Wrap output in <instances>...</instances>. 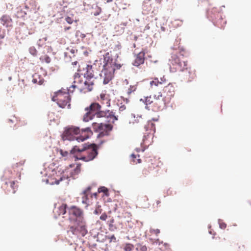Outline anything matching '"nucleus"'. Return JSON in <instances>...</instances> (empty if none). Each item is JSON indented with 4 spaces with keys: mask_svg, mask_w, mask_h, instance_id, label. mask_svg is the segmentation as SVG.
Returning a JSON list of instances; mask_svg holds the SVG:
<instances>
[{
    "mask_svg": "<svg viewBox=\"0 0 251 251\" xmlns=\"http://www.w3.org/2000/svg\"><path fill=\"white\" fill-rule=\"evenodd\" d=\"M23 162H20L14 164L11 169L5 170L3 176L5 178L21 177V171L23 170Z\"/></svg>",
    "mask_w": 251,
    "mask_h": 251,
    "instance_id": "11",
    "label": "nucleus"
},
{
    "mask_svg": "<svg viewBox=\"0 0 251 251\" xmlns=\"http://www.w3.org/2000/svg\"><path fill=\"white\" fill-rule=\"evenodd\" d=\"M161 30L162 31H165V28L164 26L161 27Z\"/></svg>",
    "mask_w": 251,
    "mask_h": 251,
    "instance_id": "49",
    "label": "nucleus"
},
{
    "mask_svg": "<svg viewBox=\"0 0 251 251\" xmlns=\"http://www.w3.org/2000/svg\"><path fill=\"white\" fill-rule=\"evenodd\" d=\"M101 106L97 102H93L86 107L87 110H90L98 118H105L109 122L112 123L118 120V116L116 115L115 112L109 110H101Z\"/></svg>",
    "mask_w": 251,
    "mask_h": 251,
    "instance_id": "7",
    "label": "nucleus"
},
{
    "mask_svg": "<svg viewBox=\"0 0 251 251\" xmlns=\"http://www.w3.org/2000/svg\"><path fill=\"white\" fill-rule=\"evenodd\" d=\"M86 113L83 115V121L85 122H87L94 117L95 115L94 113H92L90 110H87L86 107L85 108Z\"/></svg>",
    "mask_w": 251,
    "mask_h": 251,
    "instance_id": "20",
    "label": "nucleus"
},
{
    "mask_svg": "<svg viewBox=\"0 0 251 251\" xmlns=\"http://www.w3.org/2000/svg\"><path fill=\"white\" fill-rule=\"evenodd\" d=\"M98 192L99 193L100 192H103L106 195H107V193H108V189L107 188L105 187H100V188H99L98 189Z\"/></svg>",
    "mask_w": 251,
    "mask_h": 251,
    "instance_id": "33",
    "label": "nucleus"
},
{
    "mask_svg": "<svg viewBox=\"0 0 251 251\" xmlns=\"http://www.w3.org/2000/svg\"><path fill=\"white\" fill-rule=\"evenodd\" d=\"M52 100L53 101H56L60 107L64 108L67 106L68 108H70L71 98L68 92L59 91L55 93V95L52 97Z\"/></svg>",
    "mask_w": 251,
    "mask_h": 251,
    "instance_id": "9",
    "label": "nucleus"
},
{
    "mask_svg": "<svg viewBox=\"0 0 251 251\" xmlns=\"http://www.w3.org/2000/svg\"><path fill=\"white\" fill-rule=\"evenodd\" d=\"M136 89L137 84L130 85L125 90V93L128 96H130L132 93H134Z\"/></svg>",
    "mask_w": 251,
    "mask_h": 251,
    "instance_id": "22",
    "label": "nucleus"
},
{
    "mask_svg": "<svg viewBox=\"0 0 251 251\" xmlns=\"http://www.w3.org/2000/svg\"><path fill=\"white\" fill-rule=\"evenodd\" d=\"M161 201L159 200H157L155 203L153 204L152 207L153 209H157L160 206Z\"/></svg>",
    "mask_w": 251,
    "mask_h": 251,
    "instance_id": "34",
    "label": "nucleus"
},
{
    "mask_svg": "<svg viewBox=\"0 0 251 251\" xmlns=\"http://www.w3.org/2000/svg\"><path fill=\"white\" fill-rule=\"evenodd\" d=\"M144 150H145V148H144V149H142V151H144Z\"/></svg>",
    "mask_w": 251,
    "mask_h": 251,
    "instance_id": "55",
    "label": "nucleus"
},
{
    "mask_svg": "<svg viewBox=\"0 0 251 251\" xmlns=\"http://www.w3.org/2000/svg\"><path fill=\"white\" fill-rule=\"evenodd\" d=\"M32 81L34 84L41 85L44 83V80L40 75L36 74L33 75Z\"/></svg>",
    "mask_w": 251,
    "mask_h": 251,
    "instance_id": "21",
    "label": "nucleus"
},
{
    "mask_svg": "<svg viewBox=\"0 0 251 251\" xmlns=\"http://www.w3.org/2000/svg\"><path fill=\"white\" fill-rule=\"evenodd\" d=\"M65 21L69 24H72L73 23V21H74V20L69 17V16H67L66 18H65Z\"/></svg>",
    "mask_w": 251,
    "mask_h": 251,
    "instance_id": "39",
    "label": "nucleus"
},
{
    "mask_svg": "<svg viewBox=\"0 0 251 251\" xmlns=\"http://www.w3.org/2000/svg\"><path fill=\"white\" fill-rule=\"evenodd\" d=\"M147 247L145 245L141 244H137L136 248V250L137 251H147Z\"/></svg>",
    "mask_w": 251,
    "mask_h": 251,
    "instance_id": "29",
    "label": "nucleus"
},
{
    "mask_svg": "<svg viewBox=\"0 0 251 251\" xmlns=\"http://www.w3.org/2000/svg\"><path fill=\"white\" fill-rule=\"evenodd\" d=\"M136 118L137 119L135 120V121H136L137 122H139V119H141V120H143L141 115L137 114Z\"/></svg>",
    "mask_w": 251,
    "mask_h": 251,
    "instance_id": "44",
    "label": "nucleus"
},
{
    "mask_svg": "<svg viewBox=\"0 0 251 251\" xmlns=\"http://www.w3.org/2000/svg\"><path fill=\"white\" fill-rule=\"evenodd\" d=\"M158 120V118H152V121H157Z\"/></svg>",
    "mask_w": 251,
    "mask_h": 251,
    "instance_id": "51",
    "label": "nucleus"
},
{
    "mask_svg": "<svg viewBox=\"0 0 251 251\" xmlns=\"http://www.w3.org/2000/svg\"><path fill=\"white\" fill-rule=\"evenodd\" d=\"M70 154H73L76 160L85 162L93 160L98 155V147L95 144L86 143L80 146H75L71 150Z\"/></svg>",
    "mask_w": 251,
    "mask_h": 251,
    "instance_id": "4",
    "label": "nucleus"
},
{
    "mask_svg": "<svg viewBox=\"0 0 251 251\" xmlns=\"http://www.w3.org/2000/svg\"><path fill=\"white\" fill-rule=\"evenodd\" d=\"M27 123L26 121L20 120L19 121L18 125H19V126H26L27 125Z\"/></svg>",
    "mask_w": 251,
    "mask_h": 251,
    "instance_id": "35",
    "label": "nucleus"
},
{
    "mask_svg": "<svg viewBox=\"0 0 251 251\" xmlns=\"http://www.w3.org/2000/svg\"><path fill=\"white\" fill-rule=\"evenodd\" d=\"M10 186L13 190V192H15L16 191V189H17V186H15V181H13L10 182Z\"/></svg>",
    "mask_w": 251,
    "mask_h": 251,
    "instance_id": "41",
    "label": "nucleus"
},
{
    "mask_svg": "<svg viewBox=\"0 0 251 251\" xmlns=\"http://www.w3.org/2000/svg\"><path fill=\"white\" fill-rule=\"evenodd\" d=\"M90 133H91V130L90 127L80 129L78 127L71 126L66 128L62 137L63 140H76L79 142L88 139Z\"/></svg>",
    "mask_w": 251,
    "mask_h": 251,
    "instance_id": "6",
    "label": "nucleus"
},
{
    "mask_svg": "<svg viewBox=\"0 0 251 251\" xmlns=\"http://www.w3.org/2000/svg\"><path fill=\"white\" fill-rule=\"evenodd\" d=\"M170 66L172 72H184L183 78L185 81L191 82L196 77L195 70L188 67L187 62L183 57L180 58L177 54L172 53L170 59Z\"/></svg>",
    "mask_w": 251,
    "mask_h": 251,
    "instance_id": "3",
    "label": "nucleus"
},
{
    "mask_svg": "<svg viewBox=\"0 0 251 251\" xmlns=\"http://www.w3.org/2000/svg\"><path fill=\"white\" fill-rule=\"evenodd\" d=\"M69 220L74 225L69 227V231L74 235L81 234L84 236L87 233L86 223L83 217V211L79 208L73 206L68 209Z\"/></svg>",
    "mask_w": 251,
    "mask_h": 251,
    "instance_id": "2",
    "label": "nucleus"
},
{
    "mask_svg": "<svg viewBox=\"0 0 251 251\" xmlns=\"http://www.w3.org/2000/svg\"><path fill=\"white\" fill-rule=\"evenodd\" d=\"M107 218V215L106 213H103L100 216V219L102 221H105Z\"/></svg>",
    "mask_w": 251,
    "mask_h": 251,
    "instance_id": "42",
    "label": "nucleus"
},
{
    "mask_svg": "<svg viewBox=\"0 0 251 251\" xmlns=\"http://www.w3.org/2000/svg\"><path fill=\"white\" fill-rule=\"evenodd\" d=\"M98 100L102 104L105 105L106 107L110 106V99L107 94H100V97H98Z\"/></svg>",
    "mask_w": 251,
    "mask_h": 251,
    "instance_id": "16",
    "label": "nucleus"
},
{
    "mask_svg": "<svg viewBox=\"0 0 251 251\" xmlns=\"http://www.w3.org/2000/svg\"><path fill=\"white\" fill-rule=\"evenodd\" d=\"M96 9H97V10H96V12H95L94 13V15L95 16L99 15L100 14V13L101 12V8L99 7V6H96Z\"/></svg>",
    "mask_w": 251,
    "mask_h": 251,
    "instance_id": "36",
    "label": "nucleus"
},
{
    "mask_svg": "<svg viewBox=\"0 0 251 251\" xmlns=\"http://www.w3.org/2000/svg\"><path fill=\"white\" fill-rule=\"evenodd\" d=\"M101 64L98 61H96V62L94 63V66H97L98 65Z\"/></svg>",
    "mask_w": 251,
    "mask_h": 251,
    "instance_id": "48",
    "label": "nucleus"
},
{
    "mask_svg": "<svg viewBox=\"0 0 251 251\" xmlns=\"http://www.w3.org/2000/svg\"><path fill=\"white\" fill-rule=\"evenodd\" d=\"M92 127L95 132H99L98 137L102 138L109 135L113 126L110 124L93 123Z\"/></svg>",
    "mask_w": 251,
    "mask_h": 251,
    "instance_id": "10",
    "label": "nucleus"
},
{
    "mask_svg": "<svg viewBox=\"0 0 251 251\" xmlns=\"http://www.w3.org/2000/svg\"><path fill=\"white\" fill-rule=\"evenodd\" d=\"M114 220L113 218H111L110 220L108 221V225L109 226V229L111 231H114L116 229V226L114 225Z\"/></svg>",
    "mask_w": 251,
    "mask_h": 251,
    "instance_id": "27",
    "label": "nucleus"
},
{
    "mask_svg": "<svg viewBox=\"0 0 251 251\" xmlns=\"http://www.w3.org/2000/svg\"><path fill=\"white\" fill-rule=\"evenodd\" d=\"M93 68L92 65H86V72L83 75L79 73H75L74 76L73 84L69 87L68 91L73 92L74 90H71V88H77L84 93L91 91L96 84Z\"/></svg>",
    "mask_w": 251,
    "mask_h": 251,
    "instance_id": "1",
    "label": "nucleus"
},
{
    "mask_svg": "<svg viewBox=\"0 0 251 251\" xmlns=\"http://www.w3.org/2000/svg\"><path fill=\"white\" fill-rule=\"evenodd\" d=\"M153 231H154V233L156 234H158L160 233V230L158 229H154Z\"/></svg>",
    "mask_w": 251,
    "mask_h": 251,
    "instance_id": "46",
    "label": "nucleus"
},
{
    "mask_svg": "<svg viewBox=\"0 0 251 251\" xmlns=\"http://www.w3.org/2000/svg\"><path fill=\"white\" fill-rule=\"evenodd\" d=\"M103 60L100 76L103 79V83L106 84L112 79L115 70L120 69L123 65L116 63L108 52L103 55Z\"/></svg>",
    "mask_w": 251,
    "mask_h": 251,
    "instance_id": "5",
    "label": "nucleus"
},
{
    "mask_svg": "<svg viewBox=\"0 0 251 251\" xmlns=\"http://www.w3.org/2000/svg\"><path fill=\"white\" fill-rule=\"evenodd\" d=\"M159 162V161L156 158H151L147 161L148 165L147 167L148 168H150L151 169H152L153 171V170H156L158 167Z\"/></svg>",
    "mask_w": 251,
    "mask_h": 251,
    "instance_id": "18",
    "label": "nucleus"
},
{
    "mask_svg": "<svg viewBox=\"0 0 251 251\" xmlns=\"http://www.w3.org/2000/svg\"><path fill=\"white\" fill-rule=\"evenodd\" d=\"M166 79L164 75L158 77H155L153 80L150 82V85L151 88L158 86L159 85L166 83Z\"/></svg>",
    "mask_w": 251,
    "mask_h": 251,
    "instance_id": "15",
    "label": "nucleus"
},
{
    "mask_svg": "<svg viewBox=\"0 0 251 251\" xmlns=\"http://www.w3.org/2000/svg\"><path fill=\"white\" fill-rule=\"evenodd\" d=\"M152 171V169H151V168L147 167H145L143 170H142V174L144 176H148L149 174H150L151 172Z\"/></svg>",
    "mask_w": 251,
    "mask_h": 251,
    "instance_id": "31",
    "label": "nucleus"
},
{
    "mask_svg": "<svg viewBox=\"0 0 251 251\" xmlns=\"http://www.w3.org/2000/svg\"><path fill=\"white\" fill-rule=\"evenodd\" d=\"M134 245L130 243H126L124 245L123 249L125 251H132L134 249Z\"/></svg>",
    "mask_w": 251,
    "mask_h": 251,
    "instance_id": "28",
    "label": "nucleus"
},
{
    "mask_svg": "<svg viewBox=\"0 0 251 251\" xmlns=\"http://www.w3.org/2000/svg\"><path fill=\"white\" fill-rule=\"evenodd\" d=\"M215 239L218 240L217 244L221 246H225L228 242V241L224 236L216 237Z\"/></svg>",
    "mask_w": 251,
    "mask_h": 251,
    "instance_id": "24",
    "label": "nucleus"
},
{
    "mask_svg": "<svg viewBox=\"0 0 251 251\" xmlns=\"http://www.w3.org/2000/svg\"><path fill=\"white\" fill-rule=\"evenodd\" d=\"M46 61L47 63H49L50 61V59L48 56H46Z\"/></svg>",
    "mask_w": 251,
    "mask_h": 251,
    "instance_id": "47",
    "label": "nucleus"
},
{
    "mask_svg": "<svg viewBox=\"0 0 251 251\" xmlns=\"http://www.w3.org/2000/svg\"><path fill=\"white\" fill-rule=\"evenodd\" d=\"M67 204L65 203L62 204L57 207H55L53 212L56 216H60L64 215L66 212Z\"/></svg>",
    "mask_w": 251,
    "mask_h": 251,
    "instance_id": "17",
    "label": "nucleus"
},
{
    "mask_svg": "<svg viewBox=\"0 0 251 251\" xmlns=\"http://www.w3.org/2000/svg\"><path fill=\"white\" fill-rule=\"evenodd\" d=\"M131 157H132V161L137 164V163H140L141 162V159H140V158H137V157H138V158H139L140 156H139V155H135L134 154H132L131 155Z\"/></svg>",
    "mask_w": 251,
    "mask_h": 251,
    "instance_id": "30",
    "label": "nucleus"
},
{
    "mask_svg": "<svg viewBox=\"0 0 251 251\" xmlns=\"http://www.w3.org/2000/svg\"><path fill=\"white\" fill-rule=\"evenodd\" d=\"M62 180V177H59L58 179L56 178H54L50 177L47 179V183H48L50 184L53 185V184H58L59 183V182Z\"/></svg>",
    "mask_w": 251,
    "mask_h": 251,
    "instance_id": "25",
    "label": "nucleus"
},
{
    "mask_svg": "<svg viewBox=\"0 0 251 251\" xmlns=\"http://www.w3.org/2000/svg\"><path fill=\"white\" fill-rule=\"evenodd\" d=\"M237 246H238V248H237V251H241L245 248L244 247V245H242L241 244L240 245L237 244Z\"/></svg>",
    "mask_w": 251,
    "mask_h": 251,
    "instance_id": "43",
    "label": "nucleus"
},
{
    "mask_svg": "<svg viewBox=\"0 0 251 251\" xmlns=\"http://www.w3.org/2000/svg\"><path fill=\"white\" fill-rule=\"evenodd\" d=\"M91 187H88L85 191H84L82 194V202L84 204H87L88 198V193L90 191Z\"/></svg>",
    "mask_w": 251,
    "mask_h": 251,
    "instance_id": "23",
    "label": "nucleus"
},
{
    "mask_svg": "<svg viewBox=\"0 0 251 251\" xmlns=\"http://www.w3.org/2000/svg\"><path fill=\"white\" fill-rule=\"evenodd\" d=\"M60 154H61V155L62 156H67L68 154H69V152L67 151H64L62 150H60Z\"/></svg>",
    "mask_w": 251,
    "mask_h": 251,
    "instance_id": "40",
    "label": "nucleus"
},
{
    "mask_svg": "<svg viewBox=\"0 0 251 251\" xmlns=\"http://www.w3.org/2000/svg\"><path fill=\"white\" fill-rule=\"evenodd\" d=\"M136 151L137 152H139L140 151V149H136Z\"/></svg>",
    "mask_w": 251,
    "mask_h": 251,
    "instance_id": "54",
    "label": "nucleus"
},
{
    "mask_svg": "<svg viewBox=\"0 0 251 251\" xmlns=\"http://www.w3.org/2000/svg\"><path fill=\"white\" fill-rule=\"evenodd\" d=\"M163 94H162L163 100H161L167 103H169L175 95V88L171 84H169L168 85L164 87L163 88Z\"/></svg>",
    "mask_w": 251,
    "mask_h": 251,
    "instance_id": "13",
    "label": "nucleus"
},
{
    "mask_svg": "<svg viewBox=\"0 0 251 251\" xmlns=\"http://www.w3.org/2000/svg\"><path fill=\"white\" fill-rule=\"evenodd\" d=\"M126 109V107L125 105H123L119 107L120 112L124 111Z\"/></svg>",
    "mask_w": 251,
    "mask_h": 251,
    "instance_id": "45",
    "label": "nucleus"
},
{
    "mask_svg": "<svg viewBox=\"0 0 251 251\" xmlns=\"http://www.w3.org/2000/svg\"><path fill=\"white\" fill-rule=\"evenodd\" d=\"M162 96V94L159 93L158 95H154L153 98L151 96L147 97L144 101L146 108L154 111L163 110L166 108V102L160 99Z\"/></svg>",
    "mask_w": 251,
    "mask_h": 251,
    "instance_id": "8",
    "label": "nucleus"
},
{
    "mask_svg": "<svg viewBox=\"0 0 251 251\" xmlns=\"http://www.w3.org/2000/svg\"><path fill=\"white\" fill-rule=\"evenodd\" d=\"M80 170H81V165L80 164H78L76 166V168L74 170L75 173V174H77L80 172Z\"/></svg>",
    "mask_w": 251,
    "mask_h": 251,
    "instance_id": "37",
    "label": "nucleus"
},
{
    "mask_svg": "<svg viewBox=\"0 0 251 251\" xmlns=\"http://www.w3.org/2000/svg\"><path fill=\"white\" fill-rule=\"evenodd\" d=\"M108 239L109 240L110 242H116V238L114 235L109 236L108 237Z\"/></svg>",
    "mask_w": 251,
    "mask_h": 251,
    "instance_id": "38",
    "label": "nucleus"
},
{
    "mask_svg": "<svg viewBox=\"0 0 251 251\" xmlns=\"http://www.w3.org/2000/svg\"><path fill=\"white\" fill-rule=\"evenodd\" d=\"M145 128L146 131L149 130L150 131L146 133L147 135L144 136L142 144L145 147H148L152 142L153 134L155 132V126L151 121H149Z\"/></svg>",
    "mask_w": 251,
    "mask_h": 251,
    "instance_id": "12",
    "label": "nucleus"
},
{
    "mask_svg": "<svg viewBox=\"0 0 251 251\" xmlns=\"http://www.w3.org/2000/svg\"><path fill=\"white\" fill-rule=\"evenodd\" d=\"M29 52L33 56H36L37 54V51L34 47H30L29 49Z\"/></svg>",
    "mask_w": 251,
    "mask_h": 251,
    "instance_id": "32",
    "label": "nucleus"
},
{
    "mask_svg": "<svg viewBox=\"0 0 251 251\" xmlns=\"http://www.w3.org/2000/svg\"><path fill=\"white\" fill-rule=\"evenodd\" d=\"M226 226V224H223V225H221V228H225Z\"/></svg>",
    "mask_w": 251,
    "mask_h": 251,
    "instance_id": "50",
    "label": "nucleus"
},
{
    "mask_svg": "<svg viewBox=\"0 0 251 251\" xmlns=\"http://www.w3.org/2000/svg\"><path fill=\"white\" fill-rule=\"evenodd\" d=\"M1 24L6 27H8L9 25L12 22V19L9 16L4 15L0 18Z\"/></svg>",
    "mask_w": 251,
    "mask_h": 251,
    "instance_id": "19",
    "label": "nucleus"
},
{
    "mask_svg": "<svg viewBox=\"0 0 251 251\" xmlns=\"http://www.w3.org/2000/svg\"><path fill=\"white\" fill-rule=\"evenodd\" d=\"M145 53L143 51H140L135 55V58L133 61L132 64L136 67L143 64L145 61Z\"/></svg>",
    "mask_w": 251,
    "mask_h": 251,
    "instance_id": "14",
    "label": "nucleus"
},
{
    "mask_svg": "<svg viewBox=\"0 0 251 251\" xmlns=\"http://www.w3.org/2000/svg\"><path fill=\"white\" fill-rule=\"evenodd\" d=\"M113 1V0H106V2L107 3H109V2H112Z\"/></svg>",
    "mask_w": 251,
    "mask_h": 251,
    "instance_id": "53",
    "label": "nucleus"
},
{
    "mask_svg": "<svg viewBox=\"0 0 251 251\" xmlns=\"http://www.w3.org/2000/svg\"><path fill=\"white\" fill-rule=\"evenodd\" d=\"M143 8L144 10H146L147 12H149L151 10V4L150 0H147L144 1L143 5Z\"/></svg>",
    "mask_w": 251,
    "mask_h": 251,
    "instance_id": "26",
    "label": "nucleus"
},
{
    "mask_svg": "<svg viewBox=\"0 0 251 251\" xmlns=\"http://www.w3.org/2000/svg\"><path fill=\"white\" fill-rule=\"evenodd\" d=\"M70 28H71V27H70V26H68V27H65V31H66V30H67L70 29Z\"/></svg>",
    "mask_w": 251,
    "mask_h": 251,
    "instance_id": "52",
    "label": "nucleus"
}]
</instances>
